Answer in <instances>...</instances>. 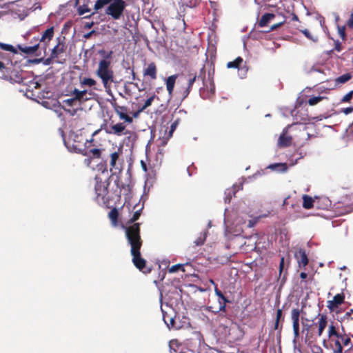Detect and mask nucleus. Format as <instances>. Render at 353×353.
I'll return each instance as SVG.
<instances>
[{
	"label": "nucleus",
	"instance_id": "1",
	"mask_svg": "<svg viewBox=\"0 0 353 353\" xmlns=\"http://www.w3.org/2000/svg\"><path fill=\"white\" fill-rule=\"evenodd\" d=\"M125 230L128 243L131 246L132 262L139 270H143L145 265V261L141 258L140 253L142 242L140 237L139 223H134L130 227H125Z\"/></svg>",
	"mask_w": 353,
	"mask_h": 353
},
{
	"label": "nucleus",
	"instance_id": "2",
	"mask_svg": "<svg viewBox=\"0 0 353 353\" xmlns=\"http://www.w3.org/2000/svg\"><path fill=\"white\" fill-rule=\"evenodd\" d=\"M95 74L101 79L106 93L112 94L111 84L114 82V74L111 68L110 61H99Z\"/></svg>",
	"mask_w": 353,
	"mask_h": 353
},
{
	"label": "nucleus",
	"instance_id": "3",
	"mask_svg": "<svg viewBox=\"0 0 353 353\" xmlns=\"http://www.w3.org/2000/svg\"><path fill=\"white\" fill-rule=\"evenodd\" d=\"M88 95L92 96V92L85 89L79 90L75 88L71 92V98L63 100V103L65 106L68 107L77 106L90 98Z\"/></svg>",
	"mask_w": 353,
	"mask_h": 353
},
{
	"label": "nucleus",
	"instance_id": "4",
	"mask_svg": "<svg viewBox=\"0 0 353 353\" xmlns=\"http://www.w3.org/2000/svg\"><path fill=\"white\" fill-rule=\"evenodd\" d=\"M276 17L279 18V21L278 23H275L274 24H273L270 27V30H269V31H273V30L277 29L278 28H279L280 26H281L285 22L287 17L282 12H277L275 14L274 13H266V14H263L261 17V18L259 22V26L260 27H265L270 22L274 21V19Z\"/></svg>",
	"mask_w": 353,
	"mask_h": 353
},
{
	"label": "nucleus",
	"instance_id": "5",
	"mask_svg": "<svg viewBox=\"0 0 353 353\" xmlns=\"http://www.w3.org/2000/svg\"><path fill=\"white\" fill-rule=\"evenodd\" d=\"M94 190L97 195V200L99 203H105L108 201L107 195L108 193V188L109 183L107 180L103 181L99 176H97L94 179Z\"/></svg>",
	"mask_w": 353,
	"mask_h": 353
},
{
	"label": "nucleus",
	"instance_id": "6",
	"mask_svg": "<svg viewBox=\"0 0 353 353\" xmlns=\"http://www.w3.org/2000/svg\"><path fill=\"white\" fill-rule=\"evenodd\" d=\"M125 6V2L123 0H112L106 8L105 13L113 19L118 20L123 15Z\"/></svg>",
	"mask_w": 353,
	"mask_h": 353
},
{
	"label": "nucleus",
	"instance_id": "7",
	"mask_svg": "<svg viewBox=\"0 0 353 353\" xmlns=\"http://www.w3.org/2000/svg\"><path fill=\"white\" fill-rule=\"evenodd\" d=\"M122 154L123 150L121 148H114V151L110 154V171L112 172L113 174H116L117 172H120L121 171L123 160L121 159V156Z\"/></svg>",
	"mask_w": 353,
	"mask_h": 353
},
{
	"label": "nucleus",
	"instance_id": "8",
	"mask_svg": "<svg viewBox=\"0 0 353 353\" xmlns=\"http://www.w3.org/2000/svg\"><path fill=\"white\" fill-rule=\"evenodd\" d=\"M315 325V324L312 322L309 321L308 319H303L302 321V326H303V330L302 332H305V336L307 339H315V334L313 327Z\"/></svg>",
	"mask_w": 353,
	"mask_h": 353
},
{
	"label": "nucleus",
	"instance_id": "9",
	"mask_svg": "<svg viewBox=\"0 0 353 353\" xmlns=\"http://www.w3.org/2000/svg\"><path fill=\"white\" fill-rule=\"evenodd\" d=\"M125 130V125L123 123H117L114 125H110L105 128V132L110 134H114L117 136H121L124 134Z\"/></svg>",
	"mask_w": 353,
	"mask_h": 353
},
{
	"label": "nucleus",
	"instance_id": "10",
	"mask_svg": "<svg viewBox=\"0 0 353 353\" xmlns=\"http://www.w3.org/2000/svg\"><path fill=\"white\" fill-rule=\"evenodd\" d=\"M299 316L300 311L298 308L292 310L291 317L292 320L293 331L295 338L299 336Z\"/></svg>",
	"mask_w": 353,
	"mask_h": 353
},
{
	"label": "nucleus",
	"instance_id": "11",
	"mask_svg": "<svg viewBox=\"0 0 353 353\" xmlns=\"http://www.w3.org/2000/svg\"><path fill=\"white\" fill-rule=\"evenodd\" d=\"M290 127V126L288 125V127L285 128L283 130V132L280 135L278 140V145L279 147L284 148L290 145L292 138L291 136L286 134Z\"/></svg>",
	"mask_w": 353,
	"mask_h": 353
},
{
	"label": "nucleus",
	"instance_id": "12",
	"mask_svg": "<svg viewBox=\"0 0 353 353\" xmlns=\"http://www.w3.org/2000/svg\"><path fill=\"white\" fill-rule=\"evenodd\" d=\"M73 137L74 134H71L67 140L63 139L64 144L70 152H79L81 150L80 145L79 144V142L77 143L75 141L72 142L73 140Z\"/></svg>",
	"mask_w": 353,
	"mask_h": 353
},
{
	"label": "nucleus",
	"instance_id": "13",
	"mask_svg": "<svg viewBox=\"0 0 353 353\" xmlns=\"http://www.w3.org/2000/svg\"><path fill=\"white\" fill-rule=\"evenodd\" d=\"M294 256L299 263L300 268L305 267L308 263L307 256L305 252L303 249H299L295 252Z\"/></svg>",
	"mask_w": 353,
	"mask_h": 353
},
{
	"label": "nucleus",
	"instance_id": "14",
	"mask_svg": "<svg viewBox=\"0 0 353 353\" xmlns=\"http://www.w3.org/2000/svg\"><path fill=\"white\" fill-rule=\"evenodd\" d=\"M315 206L319 209H327L332 205L331 201L326 196H316Z\"/></svg>",
	"mask_w": 353,
	"mask_h": 353
},
{
	"label": "nucleus",
	"instance_id": "15",
	"mask_svg": "<svg viewBox=\"0 0 353 353\" xmlns=\"http://www.w3.org/2000/svg\"><path fill=\"white\" fill-rule=\"evenodd\" d=\"M344 295L343 294H337L335 295L332 300L328 301L327 307L330 310H334L343 302Z\"/></svg>",
	"mask_w": 353,
	"mask_h": 353
},
{
	"label": "nucleus",
	"instance_id": "16",
	"mask_svg": "<svg viewBox=\"0 0 353 353\" xmlns=\"http://www.w3.org/2000/svg\"><path fill=\"white\" fill-rule=\"evenodd\" d=\"M327 316L324 314L320 315L317 323L318 330L317 332H314L315 339L316 338V336H321L322 335L323 330L327 326Z\"/></svg>",
	"mask_w": 353,
	"mask_h": 353
},
{
	"label": "nucleus",
	"instance_id": "17",
	"mask_svg": "<svg viewBox=\"0 0 353 353\" xmlns=\"http://www.w3.org/2000/svg\"><path fill=\"white\" fill-rule=\"evenodd\" d=\"M177 77V74H173L168 77L165 80L166 89L170 97H172V96L174 85Z\"/></svg>",
	"mask_w": 353,
	"mask_h": 353
},
{
	"label": "nucleus",
	"instance_id": "18",
	"mask_svg": "<svg viewBox=\"0 0 353 353\" xmlns=\"http://www.w3.org/2000/svg\"><path fill=\"white\" fill-rule=\"evenodd\" d=\"M228 335L230 337V339L233 341L239 340L242 336V334H241V330L236 324L232 325L228 328Z\"/></svg>",
	"mask_w": 353,
	"mask_h": 353
},
{
	"label": "nucleus",
	"instance_id": "19",
	"mask_svg": "<svg viewBox=\"0 0 353 353\" xmlns=\"http://www.w3.org/2000/svg\"><path fill=\"white\" fill-rule=\"evenodd\" d=\"M54 36V27H50L48 28L42 34L39 41L44 43V46H46L50 41L53 38ZM44 49H46V46H44Z\"/></svg>",
	"mask_w": 353,
	"mask_h": 353
},
{
	"label": "nucleus",
	"instance_id": "20",
	"mask_svg": "<svg viewBox=\"0 0 353 353\" xmlns=\"http://www.w3.org/2000/svg\"><path fill=\"white\" fill-rule=\"evenodd\" d=\"M120 108H121V110L116 108L114 110L119 116L120 119L124 120L128 123H131L132 122V118L126 114L127 108L125 106H120Z\"/></svg>",
	"mask_w": 353,
	"mask_h": 353
},
{
	"label": "nucleus",
	"instance_id": "21",
	"mask_svg": "<svg viewBox=\"0 0 353 353\" xmlns=\"http://www.w3.org/2000/svg\"><path fill=\"white\" fill-rule=\"evenodd\" d=\"M303 199V207L305 209L309 210L312 208L315 205L316 197L312 198L309 195L303 194L302 196Z\"/></svg>",
	"mask_w": 353,
	"mask_h": 353
},
{
	"label": "nucleus",
	"instance_id": "22",
	"mask_svg": "<svg viewBox=\"0 0 353 353\" xmlns=\"http://www.w3.org/2000/svg\"><path fill=\"white\" fill-rule=\"evenodd\" d=\"M79 83L81 88H94L97 85V81L92 78L80 77Z\"/></svg>",
	"mask_w": 353,
	"mask_h": 353
},
{
	"label": "nucleus",
	"instance_id": "23",
	"mask_svg": "<svg viewBox=\"0 0 353 353\" xmlns=\"http://www.w3.org/2000/svg\"><path fill=\"white\" fill-rule=\"evenodd\" d=\"M196 74H188V76L187 77V82H188V87L186 88V89L183 91V98H185L190 93L191 89H192V85L194 84L195 80H196Z\"/></svg>",
	"mask_w": 353,
	"mask_h": 353
},
{
	"label": "nucleus",
	"instance_id": "24",
	"mask_svg": "<svg viewBox=\"0 0 353 353\" xmlns=\"http://www.w3.org/2000/svg\"><path fill=\"white\" fill-rule=\"evenodd\" d=\"M144 75L150 77L152 79L157 78V68L154 63L148 64V67L144 70Z\"/></svg>",
	"mask_w": 353,
	"mask_h": 353
},
{
	"label": "nucleus",
	"instance_id": "25",
	"mask_svg": "<svg viewBox=\"0 0 353 353\" xmlns=\"http://www.w3.org/2000/svg\"><path fill=\"white\" fill-rule=\"evenodd\" d=\"M39 44L36 43L32 46H18L19 49L23 53L27 54H32L36 52V51L38 50Z\"/></svg>",
	"mask_w": 353,
	"mask_h": 353
},
{
	"label": "nucleus",
	"instance_id": "26",
	"mask_svg": "<svg viewBox=\"0 0 353 353\" xmlns=\"http://www.w3.org/2000/svg\"><path fill=\"white\" fill-rule=\"evenodd\" d=\"M240 188H242V184H241L239 186L234 185L232 187V189H228L225 192V201L230 202V199L232 198V194H235L236 192L238 191Z\"/></svg>",
	"mask_w": 353,
	"mask_h": 353
},
{
	"label": "nucleus",
	"instance_id": "27",
	"mask_svg": "<svg viewBox=\"0 0 353 353\" xmlns=\"http://www.w3.org/2000/svg\"><path fill=\"white\" fill-rule=\"evenodd\" d=\"M268 168L272 170L279 171L281 172H285L288 170L286 163H274L268 165Z\"/></svg>",
	"mask_w": 353,
	"mask_h": 353
},
{
	"label": "nucleus",
	"instance_id": "28",
	"mask_svg": "<svg viewBox=\"0 0 353 353\" xmlns=\"http://www.w3.org/2000/svg\"><path fill=\"white\" fill-rule=\"evenodd\" d=\"M215 87L213 83H210V88L208 90L207 88V90L205 91V89H203L202 91L201 90V94L203 96V98H210L212 95L214 93Z\"/></svg>",
	"mask_w": 353,
	"mask_h": 353
},
{
	"label": "nucleus",
	"instance_id": "29",
	"mask_svg": "<svg viewBox=\"0 0 353 353\" xmlns=\"http://www.w3.org/2000/svg\"><path fill=\"white\" fill-rule=\"evenodd\" d=\"M63 52V46H61L60 43H59L56 46L53 48L51 52L52 58H56L58 55Z\"/></svg>",
	"mask_w": 353,
	"mask_h": 353
},
{
	"label": "nucleus",
	"instance_id": "30",
	"mask_svg": "<svg viewBox=\"0 0 353 353\" xmlns=\"http://www.w3.org/2000/svg\"><path fill=\"white\" fill-rule=\"evenodd\" d=\"M0 48L4 51L13 52L14 54L17 53L16 48L10 44H6L0 42Z\"/></svg>",
	"mask_w": 353,
	"mask_h": 353
},
{
	"label": "nucleus",
	"instance_id": "31",
	"mask_svg": "<svg viewBox=\"0 0 353 353\" xmlns=\"http://www.w3.org/2000/svg\"><path fill=\"white\" fill-rule=\"evenodd\" d=\"M243 62V59L240 57H237L234 61H230L227 63L228 68H236Z\"/></svg>",
	"mask_w": 353,
	"mask_h": 353
},
{
	"label": "nucleus",
	"instance_id": "32",
	"mask_svg": "<svg viewBox=\"0 0 353 353\" xmlns=\"http://www.w3.org/2000/svg\"><path fill=\"white\" fill-rule=\"evenodd\" d=\"M208 232H204L203 233H201L200 236L194 241V243L196 246H201L202 245L207 236Z\"/></svg>",
	"mask_w": 353,
	"mask_h": 353
},
{
	"label": "nucleus",
	"instance_id": "33",
	"mask_svg": "<svg viewBox=\"0 0 353 353\" xmlns=\"http://www.w3.org/2000/svg\"><path fill=\"white\" fill-rule=\"evenodd\" d=\"M109 218L112 221V223L114 226L117 225V217H118V212L116 209H113L110 210L109 212Z\"/></svg>",
	"mask_w": 353,
	"mask_h": 353
},
{
	"label": "nucleus",
	"instance_id": "34",
	"mask_svg": "<svg viewBox=\"0 0 353 353\" xmlns=\"http://www.w3.org/2000/svg\"><path fill=\"white\" fill-rule=\"evenodd\" d=\"M112 0H97L94 4V10H98L105 6L109 5Z\"/></svg>",
	"mask_w": 353,
	"mask_h": 353
},
{
	"label": "nucleus",
	"instance_id": "35",
	"mask_svg": "<svg viewBox=\"0 0 353 353\" xmlns=\"http://www.w3.org/2000/svg\"><path fill=\"white\" fill-rule=\"evenodd\" d=\"M163 320L164 323L167 325V326L169 329H171V328L177 329V327H175V325H174V319L173 317H170L169 322H168V321H166L165 314H163Z\"/></svg>",
	"mask_w": 353,
	"mask_h": 353
},
{
	"label": "nucleus",
	"instance_id": "36",
	"mask_svg": "<svg viewBox=\"0 0 353 353\" xmlns=\"http://www.w3.org/2000/svg\"><path fill=\"white\" fill-rule=\"evenodd\" d=\"M352 77V75L349 73H346V74H344L340 77H339L336 81V83H344L345 82H347V81H349Z\"/></svg>",
	"mask_w": 353,
	"mask_h": 353
},
{
	"label": "nucleus",
	"instance_id": "37",
	"mask_svg": "<svg viewBox=\"0 0 353 353\" xmlns=\"http://www.w3.org/2000/svg\"><path fill=\"white\" fill-rule=\"evenodd\" d=\"M323 99L324 97L321 96L310 97L308 100V104L310 105H314L321 101Z\"/></svg>",
	"mask_w": 353,
	"mask_h": 353
},
{
	"label": "nucleus",
	"instance_id": "38",
	"mask_svg": "<svg viewBox=\"0 0 353 353\" xmlns=\"http://www.w3.org/2000/svg\"><path fill=\"white\" fill-rule=\"evenodd\" d=\"M332 336H336L338 338H341V336L339 335L337 332L336 331L335 327L333 325H330L329 326L328 330V336L330 338Z\"/></svg>",
	"mask_w": 353,
	"mask_h": 353
},
{
	"label": "nucleus",
	"instance_id": "39",
	"mask_svg": "<svg viewBox=\"0 0 353 353\" xmlns=\"http://www.w3.org/2000/svg\"><path fill=\"white\" fill-rule=\"evenodd\" d=\"M154 99V95L150 97V98H148L145 101V103L144 105L141 107V108L140 109L139 112H142L145 109H146L148 107L150 106L153 100Z\"/></svg>",
	"mask_w": 353,
	"mask_h": 353
},
{
	"label": "nucleus",
	"instance_id": "40",
	"mask_svg": "<svg viewBox=\"0 0 353 353\" xmlns=\"http://www.w3.org/2000/svg\"><path fill=\"white\" fill-rule=\"evenodd\" d=\"M77 11H78V13L79 15H83L84 14H85L86 12H89L90 11V10L88 8L87 6H80L78 8H77Z\"/></svg>",
	"mask_w": 353,
	"mask_h": 353
},
{
	"label": "nucleus",
	"instance_id": "41",
	"mask_svg": "<svg viewBox=\"0 0 353 353\" xmlns=\"http://www.w3.org/2000/svg\"><path fill=\"white\" fill-rule=\"evenodd\" d=\"M335 347L333 349L334 353H342L343 347L339 341H336L334 343Z\"/></svg>",
	"mask_w": 353,
	"mask_h": 353
},
{
	"label": "nucleus",
	"instance_id": "42",
	"mask_svg": "<svg viewBox=\"0 0 353 353\" xmlns=\"http://www.w3.org/2000/svg\"><path fill=\"white\" fill-rule=\"evenodd\" d=\"M125 135H128V139L129 141H134L136 139V134L134 132L126 130L124 132Z\"/></svg>",
	"mask_w": 353,
	"mask_h": 353
},
{
	"label": "nucleus",
	"instance_id": "43",
	"mask_svg": "<svg viewBox=\"0 0 353 353\" xmlns=\"http://www.w3.org/2000/svg\"><path fill=\"white\" fill-rule=\"evenodd\" d=\"M110 96L112 97L111 99L108 100V101L110 102V105H112V107L113 108V109H116V108H119V109H121L120 108V105H119L117 102H116V99L115 97H114L113 94L112 93V94H109Z\"/></svg>",
	"mask_w": 353,
	"mask_h": 353
},
{
	"label": "nucleus",
	"instance_id": "44",
	"mask_svg": "<svg viewBox=\"0 0 353 353\" xmlns=\"http://www.w3.org/2000/svg\"><path fill=\"white\" fill-rule=\"evenodd\" d=\"M89 152L93 157L99 158L101 155V150L98 148L90 149Z\"/></svg>",
	"mask_w": 353,
	"mask_h": 353
},
{
	"label": "nucleus",
	"instance_id": "45",
	"mask_svg": "<svg viewBox=\"0 0 353 353\" xmlns=\"http://www.w3.org/2000/svg\"><path fill=\"white\" fill-rule=\"evenodd\" d=\"M214 292H215V294L221 299H222L225 303L228 302V300L224 296V295L223 294V293L217 288V287L216 286L214 288Z\"/></svg>",
	"mask_w": 353,
	"mask_h": 353
},
{
	"label": "nucleus",
	"instance_id": "46",
	"mask_svg": "<svg viewBox=\"0 0 353 353\" xmlns=\"http://www.w3.org/2000/svg\"><path fill=\"white\" fill-rule=\"evenodd\" d=\"M180 269H182L184 271V270L183 268V265H181V264H176V265H172L169 269V272L170 273H174V272H177Z\"/></svg>",
	"mask_w": 353,
	"mask_h": 353
},
{
	"label": "nucleus",
	"instance_id": "47",
	"mask_svg": "<svg viewBox=\"0 0 353 353\" xmlns=\"http://www.w3.org/2000/svg\"><path fill=\"white\" fill-rule=\"evenodd\" d=\"M177 125H178V121H176L171 124L170 131L168 133V138L172 137V134H173L174 131L176 130Z\"/></svg>",
	"mask_w": 353,
	"mask_h": 353
},
{
	"label": "nucleus",
	"instance_id": "48",
	"mask_svg": "<svg viewBox=\"0 0 353 353\" xmlns=\"http://www.w3.org/2000/svg\"><path fill=\"white\" fill-rule=\"evenodd\" d=\"M165 134H166V137L159 138V145L160 146H165L168 143V140L170 139V138H168V134H167L166 132H165Z\"/></svg>",
	"mask_w": 353,
	"mask_h": 353
},
{
	"label": "nucleus",
	"instance_id": "49",
	"mask_svg": "<svg viewBox=\"0 0 353 353\" xmlns=\"http://www.w3.org/2000/svg\"><path fill=\"white\" fill-rule=\"evenodd\" d=\"M352 96H353V90H352V91L349 92L348 93H347L343 97V99H341V101L342 102H347V101H349L352 98Z\"/></svg>",
	"mask_w": 353,
	"mask_h": 353
},
{
	"label": "nucleus",
	"instance_id": "50",
	"mask_svg": "<svg viewBox=\"0 0 353 353\" xmlns=\"http://www.w3.org/2000/svg\"><path fill=\"white\" fill-rule=\"evenodd\" d=\"M141 210H139L134 212V214H133V216L130 219L131 223L135 222L139 218V216L141 215Z\"/></svg>",
	"mask_w": 353,
	"mask_h": 353
},
{
	"label": "nucleus",
	"instance_id": "51",
	"mask_svg": "<svg viewBox=\"0 0 353 353\" xmlns=\"http://www.w3.org/2000/svg\"><path fill=\"white\" fill-rule=\"evenodd\" d=\"M100 54H101L105 59L108 60V59L110 58L112 54V51L105 52V50H101L99 52Z\"/></svg>",
	"mask_w": 353,
	"mask_h": 353
},
{
	"label": "nucleus",
	"instance_id": "52",
	"mask_svg": "<svg viewBox=\"0 0 353 353\" xmlns=\"http://www.w3.org/2000/svg\"><path fill=\"white\" fill-rule=\"evenodd\" d=\"M302 32L303 34L309 39L310 40H312L313 41H316L317 39H314L312 34H310V32L307 30H302Z\"/></svg>",
	"mask_w": 353,
	"mask_h": 353
},
{
	"label": "nucleus",
	"instance_id": "53",
	"mask_svg": "<svg viewBox=\"0 0 353 353\" xmlns=\"http://www.w3.org/2000/svg\"><path fill=\"white\" fill-rule=\"evenodd\" d=\"M63 110L65 112H66L71 116L75 115L77 112V109H70V108H66L65 107H63Z\"/></svg>",
	"mask_w": 353,
	"mask_h": 353
},
{
	"label": "nucleus",
	"instance_id": "54",
	"mask_svg": "<svg viewBox=\"0 0 353 353\" xmlns=\"http://www.w3.org/2000/svg\"><path fill=\"white\" fill-rule=\"evenodd\" d=\"M343 339V345L345 346H348L349 348H352V345L351 344V341H350V338H346V339Z\"/></svg>",
	"mask_w": 353,
	"mask_h": 353
},
{
	"label": "nucleus",
	"instance_id": "55",
	"mask_svg": "<svg viewBox=\"0 0 353 353\" xmlns=\"http://www.w3.org/2000/svg\"><path fill=\"white\" fill-rule=\"evenodd\" d=\"M347 25L350 28L353 29V12L350 14V17L347 22Z\"/></svg>",
	"mask_w": 353,
	"mask_h": 353
},
{
	"label": "nucleus",
	"instance_id": "56",
	"mask_svg": "<svg viewBox=\"0 0 353 353\" xmlns=\"http://www.w3.org/2000/svg\"><path fill=\"white\" fill-rule=\"evenodd\" d=\"M342 112H343L345 114H349L353 112V107H348L346 108H343L341 110Z\"/></svg>",
	"mask_w": 353,
	"mask_h": 353
},
{
	"label": "nucleus",
	"instance_id": "57",
	"mask_svg": "<svg viewBox=\"0 0 353 353\" xmlns=\"http://www.w3.org/2000/svg\"><path fill=\"white\" fill-rule=\"evenodd\" d=\"M335 49L338 51V52H340L341 50V43L339 42H336V45H335Z\"/></svg>",
	"mask_w": 353,
	"mask_h": 353
},
{
	"label": "nucleus",
	"instance_id": "58",
	"mask_svg": "<svg viewBox=\"0 0 353 353\" xmlns=\"http://www.w3.org/2000/svg\"><path fill=\"white\" fill-rule=\"evenodd\" d=\"M283 265H284V259L283 258H281V262H280V272L282 271L283 268Z\"/></svg>",
	"mask_w": 353,
	"mask_h": 353
},
{
	"label": "nucleus",
	"instance_id": "59",
	"mask_svg": "<svg viewBox=\"0 0 353 353\" xmlns=\"http://www.w3.org/2000/svg\"><path fill=\"white\" fill-rule=\"evenodd\" d=\"M339 33L341 34V36L344 38L345 37V31H344V28H342L341 29H339Z\"/></svg>",
	"mask_w": 353,
	"mask_h": 353
},
{
	"label": "nucleus",
	"instance_id": "60",
	"mask_svg": "<svg viewBox=\"0 0 353 353\" xmlns=\"http://www.w3.org/2000/svg\"><path fill=\"white\" fill-rule=\"evenodd\" d=\"M323 118H324L323 116H319V117L312 118V120L313 121H321L323 119Z\"/></svg>",
	"mask_w": 353,
	"mask_h": 353
},
{
	"label": "nucleus",
	"instance_id": "61",
	"mask_svg": "<svg viewBox=\"0 0 353 353\" xmlns=\"http://www.w3.org/2000/svg\"><path fill=\"white\" fill-rule=\"evenodd\" d=\"M281 314H282L281 310H278L277 312H276L277 319H279L281 317Z\"/></svg>",
	"mask_w": 353,
	"mask_h": 353
},
{
	"label": "nucleus",
	"instance_id": "62",
	"mask_svg": "<svg viewBox=\"0 0 353 353\" xmlns=\"http://www.w3.org/2000/svg\"><path fill=\"white\" fill-rule=\"evenodd\" d=\"M5 69V65L3 62L0 61V72Z\"/></svg>",
	"mask_w": 353,
	"mask_h": 353
},
{
	"label": "nucleus",
	"instance_id": "63",
	"mask_svg": "<svg viewBox=\"0 0 353 353\" xmlns=\"http://www.w3.org/2000/svg\"><path fill=\"white\" fill-rule=\"evenodd\" d=\"M300 276L301 279H305L307 277V274L305 272H301Z\"/></svg>",
	"mask_w": 353,
	"mask_h": 353
},
{
	"label": "nucleus",
	"instance_id": "64",
	"mask_svg": "<svg viewBox=\"0 0 353 353\" xmlns=\"http://www.w3.org/2000/svg\"><path fill=\"white\" fill-rule=\"evenodd\" d=\"M224 303H225L224 302ZM225 309V304H223V305L220 306V310L221 311H224Z\"/></svg>",
	"mask_w": 353,
	"mask_h": 353
}]
</instances>
